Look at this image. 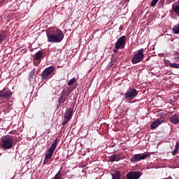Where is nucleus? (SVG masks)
Returning <instances> with one entry per match:
<instances>
[{"instance_id":"obj_1","label":"nucleus","mask_w":179,"mask_h":179,"mask_svg":"<svg viewBox=\"0 0 179 179\" xmlns=\"http://www.w3.org/2000/svg\"><path fill=\"white\" fill-rule=\"evenodd\" d=\"M48 43H61L64 40V33L61 29H56L52 33H47Z\"/></svg>"},{"instance_id":"obj_2","label":"nucleus","mask_w":179,"mask_h":179,"mask_svg":"<svg viewBox=\"0 0 179 179\" xmlns=\"http://www.w3.org/2000/svg\"><path fill=\"white\" fill-rule=\"evenodd\" d=\"M143 51H145V50L143 48H141L138 50L137 53L134 55L133 58L131 59V64H133V65L139 64V62H142V60L145 58Z\"/></svg>"},{"instance_id":"obj_3","label":"nucleus","mask_w":179,"mask_h":179,"mask_svg":"<svg viewBox=\"0 0 179 179\" xmlns=\"http://www.w3.org/2000/svg\"><path fill=\"white\" fill-rule=\"evenodd\" d=\"M1 142L3 149H12L13 148V139L10 136L1 138Z\"/></svg>"},{"instance_id":"obj_4","label":"nucleus","mask_w":179,"mask_h":179,"mask_svg":"<svg viewBox=\"0 0 179 179\" xmlns=\"http://www.w3.org/2000/svg\"><path fill=\"white\" fill-rule=\"evenodd\" d=\"M73 115V109L72 108H68L64 115V121L62 123V125L65 126L71 120H72V117Z\"/></svg>"},{"instance_id":"obj_5","label":"nucleus","mask_w":179,"mask_h":179,"mask_svg":"<svg viewBox=\"0 0 179 179\" xmlns=\"http://www.w3.org/2000/svg\"><path fill=\"white\" fill-rule=\"evenodd\" d=\"M55 69V68L54 66H50L45 69L41 74V80H43V82H44V80H47V79L50 78V75L54 72Z\"/></svg>"},{"instance_id":"obj_6","label":"nucleus","mask_w":179,"mask_h":179,"mask_svg":"<svg viewBox=\"0 0 179 179\" xmlns=\"http://www.w3.org/2000/svg\"><path fill=\"white\" fill-rule=\"evenodd\" d=\"M138 96V91H136V89L134 87H130L127 92L124 94V99L133 100V99H135L136 96Z\"/></svg>"},{"instance_id":"obj_7","label":"nucleus","mask_w":179,"mask_h":179,"mask_svg":"<svg viewBox=\"0 0 179 179\" xmlns=\"http://www.w3.org/2000/svg\"><path fill=\"white\" fill-rule=\"evenodd\" d=\"M13 95V93L9 88H3L0 90V99L2 100H9L10 99H12Z\"/></svg>"},{"instance_id":"obj_8","label":"nucleus","mask_w":179,"mask_h":179,"mask_svg":"<svg viewBox=\"0 0 179 179\" xmlns=\"http://www.w3.org/2000/svg\"><path fill=\"white\" fill-rule=\"evenodd\" d=\"M149 156H150L149 154H136L130 159V162L136 163V162H140V160H145Z\"/></svg>"},{"instance_id":"obj_9","label":"nucleus","mask_w":179,"mask_h":179,"mask_svg":"<svg viewBox=\"0 0 179 179\" xmlns=\"http://www.w3.org/2000/svg\"><path fill=\"white\" fill-rule=\"evenodd\" d=\"M142 176L141 171H129L127 173V179H139Z\"/></svg>"},{"instance_id":"obj_10","label":"nucleus","mask_w":179,"mask_h":179,"mask_svg":"<svg viewBox=\"0 0 179 179\" xmlns=\"http://www.w3.org/2000/svg\"><path fill=\"white\" fill-rule=\"evenodd\" d=\"M127 44V36H122L115 42V45L117 48H124Z\"/></svg>"},{"instance_id":"obj_11","label":"nucleus","mask_w":179,"mask_h":179,"mask_svg":"<svg viewBox=\"0 0 179 179\" xmlns=\"http://www.w3.org/2000/svg\"><path fill=\"white\" fill-rule=\"evenodd\" d=\"M166 120L162 119H157L156 120H155L154 122H152L150 124V129H156V128H157V127H159V125H161V124H163V122H165Z\"/></svg>"},{"instance_id":"obj_12","label":"nucleus","mask_w":179,"mask_h":179,"mask_svg":"<svg viewBox=\"0 0 179 179\" xmlns=\"http://www.w3.org/2000/svg\"><path fill=\"white\" fill-rule=\"evenodd\" d=\"M121 156H122V152H120L119 154H113L109 157V161L111 163H114V162H120L121 160Z\"/></svg>"},{"instance_id":"obj_13","label":"nucleus","mask_w":179,"mask_h":179,"mask_svg":"<svg viewBox=\"0 0 179 179\" xmlns=\"http://www.w3.org/2000/svg\"><path fill=\"white\" fill-rule=\"evenodd\" d=\"M112 176V179H120L121 178V172L117 170H113L110 173Z\"/></svg>"},{"instance_id":"obj_14","label":"nucleus","mask_w":179,"mask_h":179,"mask_svg":"<svg viewBox=\"0 0 179 179\" xmlns=\"http://www.w3.org/2000/svg\"><path fill=\"white\" fill-rule=\"evenodd\" d=\"M172 10L176 15H179V0L172 5Z\"/></svg>"},{"instance_id":"obj_15","label":"nucleus","mask_w":179,"mask_h":179,"mask_svg":"<svg viewBox=\"0 0 179 179\" xmlns=\"http://www.w3.org/2000/svg\"><path fill=\"white\" fill-rule=\"evenodd\" d=\"M170 121L172 124H179L178 115L175 114L174 115L171 116Z\"/></svg>"},{"instance_id":"obj_16","label":"nucleus","mask_w":179,"mask_h":179,"mask_svg":"<svg viewBox=\"0 0 179 179\" xmlns=\"http://www.w3.org/2000/svg\"><path fill=\"white\" fill-rule=\"evenodd\" d=\"M41 58H43V51L39 50L35 54L34 59H36V61H40Z\"/></svg>"},{"instance_id":"obj_17","label":"nucleus","mask_w":179,"mask_h":179,"mask_svg":"<svg viewBox=\"0 0 179 179\" xmlns=\"http://www.w3.org/2000/svg\"><path fill=\"white\" fill-rule=\"evenodd\" d=\"M34 73H36V68L33 69L32 71L29 73L28 79L29 82H31V80L34 79Z\"/></svg>"},{"instance_id":"obj_18","label":"nucleus","mask_w":179,"mask_h":179,"mask_svg":"<svg viewBox=\"0 0 179 179\" xmlns=\"http://www.w3.org/2000/svg\"><path fill=\"white\" fill-rule=\"evenodd\" d=\"M62 103H64V96H60L58 99V104L57 106V110H58V108H59V106H61V104H62Z\"/></svg>"},{"instance_id":"obj_19","label":"nucleus","mask_w":179,"mask_h":179,"mask_svg":"<svg viewBox=\"0 0 179 179\" xmlns=\"http://www.w3.org/2000/svg\"><path fill=\"white\" fill-rule=\"evenodd\" d=\"M172 30L174 34H179V24L177 26H175Z\"/></svg>"},{"instance_id":"obj_20","label":"nucleus","mask_w":179,"mask_h":179,"mask_svg":"<svg viewBox=\"0 0 179 179\" xmlns=\"http://www.w3.org/2000/svg\"><path fill=\"white\" fill-rule=\"evenodd\" d=\"M170 68H174L175 69H179V64L171 63L169 64Z\"/></svg>"},{"instance_id":"obj_21","label":"nucleus","mask_w":179,"mask_h":179,"mask_svg":"<svg viewBox=\"0 0 179 179\" xmlns=\"http://www.w3.org/2000/svg\"><path fill=\"white\" fill-rule=\"evenodd\" d=\"M114 64H115V60L114 59H111L110 62L106 66V69H110V68H111Z\"/></svg>"},{"instance_id":"obj_22","label":"nucleus","mask_w":179,"mask_h":179,"mask_svg":"<svg viewBox=\"0 0 179 179\" xmlns=\"http://www.w3.org/2000/svg\"><path fill=\"white\" fill-rule=\"evenodd\" d=\"M66 92H69V88H67V90L66 88H64L59 96L64 97L65 94H66Z\"/></svg>"},{"instance_id":"obj_23","label":"nucleus","mask_w":179,"mask_h":179,"mask_svg":"<svg viewBox=\"0 0 179 179\" xmlns=\"http://www.w3.org/2000/svg\"><path fill=\"white\" fill-rule=\"evenodd\" d=\"M6 40V36H5V34L1 33L0 34V43H2V41H5Z\"/></svg>"},{"instance_id":"obj_24","label":"nucleus","mask_w":179,"mask_h":179,"mask_svg":"<svg viewBox=\"0 0 179 179\" xmlns=\"http://www.w3.org/2000/svg\"><path fill=\"white\" fill-rule=\"evenodd\" d=\"M75 82H76V78H73L68 82L67 85L68 86H72Z\"/></svg>"},{"instance_id":"obj_25","label":"nucleus","mask_w":179,"mask_h":179,"mask_svg":"<svg viewBox=\"0 0 179 179\" xmlns=\"http://www.w3.org/2000/svg\"><path fill=\"white\" fill-rule=\"evenodd\" d=\"M52 155H54L52 152H48V153L45 154V158L51 159V157H52Z\"/></svg>"},{"instance_id":"obj_26","label":"nucleus","mask_w":179,"mask_h":179,"mask_svg":"<svg viewBox=\"0 0 179 179\" xmlns=\"http://www.w3.org/2000/svg\"><path fill=\"white\" fill-rule=\"evenodd\" d=\"M57 145H58V138L54 140L51 145L57 148Z\"/></svg>"},{"instance_id":"obj_27","label":"nucleus","mask_w":179,"mask_h":179,"mask_svg":"<svg viewBox=\"0 0 179 179\" xmlns=\"http://www.w3.org/2000/svg\"><path fill=\"white\" fill-rule=\"evenodd\" d=\"M55 149H57L55 147L50 145V147L49 148L48 152H50V153H53L54 154V150H55Z\"/></svg>"},{"instance_id":"obj_28","label":"nucleus","mask_w":179,"mask_h":179,"mask_svg":"<svg viewBox=\"0 0 179 179\" xmlns=\"http://www.w3.org/2000/svg\"><path fill=\"white\" fill-rule=\"evenodd\" d=\"M174 55H175L174 59H175L176 61H179V53H178V52H176L174 53Z\"/></svg>"},{"instance_id":"obj_29","label":"nucleus","mask_w":179,"mask_h":179,"mask_svg":"<svg viewBox=\"0 0 179 179\" xmlns=\"http://www.w3.org/2000/svg\"><path fill=\"white\" fill-rule=\"evenodd\" d=\"M157 2H159V0H152L151 1V6L153 7V6H156V3H157Z\"/></svg>"},{"instance_id":"obj_30","label":"nucleus","mask_w":179,"mask_h":179,"mask_svg":"<svg viewBox=\"0 0 179 179\" xmlns=\"http://www.w3.org/2000/svg\"><path fill=\"white\" fill-rule=\"evenodd\" d=\"M177 152H178V150H177V148H174L172 152L173 156H176L177 155Z\"/></svg>"},{"instance_id":"obj_31","label":"nucleus","mask_w":179,"mask_h":179,"mask_svg":"<svg viewBox=\"0 0 179 179\" xmlns=\"http://www.w3.org/2000/svg\"><path fill=\"white\" fill-rule=\"evenodd\" d=\"M43 164H48V158H45L43 160Z\"/></svg>"},{"instance_id":"obj_32","label":"nucleus","mask_w":179,"mask_h":179,"mask_svg":"<svg viewBox=\"0 0 179 179\" xmlns=\"http://www.w3.org/2000/svg\"><path fill=\"white\" fill-rule=\"evenodd\" d=\"M175 149H177L178 150L179 149V142L178 141L176 142V144L175 145Z\"/></svg>"},{"instance_id":"obj_33","label":"nucleus","mask_w":179,"mask_h":179,"mask_svg":"<svg viewBox=\"0 0 179 179\" xmlns=\"http://www.w3.org/2000/svg\"><path fill=\"white\" fill-rule=\"evenodd\" d=\"M120 48H117V46H115V48L113 49V52H117V51H118V50H120Z\"/></svg>"},{"instance_id":"obj_34","label":"nucleus","mask_w":179,"mask_h":179,"mask_svg":"<svg viewBox=\"0 0 179 179\" xmlns=\"http://www.w3.org/2000/svg\"><path fill=\"white\" fill-rule=\"evenodd\" d=\"M66 101V98H63V103H65Z\"/></svg>"},{"instance_id":"obj_35","label":"nucleus","mask_w":179,"mask_h":179,"mask_svg":"<svg viewBox=\"0 0 179 179\" xmlns=\"http://www.w3.org/2000/svg\"><path fill=\"white\" fill-rule=\"evenodd\" d=\"M129 0H125V2H129Z\"/></svg>"},{"instance_id":"obj_36","label":"nucleus","mask_w":179,"mask_h":179,"mask_svg":"<svg viewBox=\"0 0 179 179\" xmlns=\"http://www.w3.org/2000/svg\"><path fill=\"white\" fill-rule=\"evenodd\" d=\"M68 96H69V94H67V97H68Z\"/></svg>"},{"instance_id":"obj_37","label":"nucleus","mask_w":179,"mask_h":179,"mask_svg":"<svg viewBox=\"0 0 179 179\" xmlns=\"http://www.w3.org/2000/svg\"><path fill=\"white\" fill-rule=\"evenodd\" d=\"M0 156H1V154H0Z\"/></svg>"}]
</instances>
